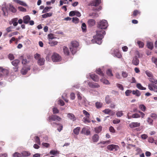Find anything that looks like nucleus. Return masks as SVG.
Returning a JSON list of instances; mask_svg holds the SVG:
<instances>
[{"mask_svg":"<svg viewBox=\"0 0 157 157\" xmlns=\"http://www.w3.org/2000/svg\"><path fill=\"white\" fill-rule=\"evenodd\" d=\"M108 26L107 22L105 20H102L98 23L97 27L100 29L97 31L96 36H94V39L92 40V43H96L98 44H101V40L105 34V31L102 29H106Z\"/></svg>","mask_w":157,"mask_h":157,"instance_id":"obj_1","label":"nucleus"},{"mask_svg":"<svg viewBox=\"0 0 157 157\" xmlns=\"http://www.w3.org/2000/svg\"><path fill=\"white\" fill-rule=\"evenodd\" d=\"M79 45V43L76 40L71 42L69 48L72 54H74L77 51V48Z\"/></svg>","mask_w":157,"mask_h":157,"instance_id":"obj_2","label":"nucleus"},{"mask_svg":"<svg viewBox=\"0 0 157 157\" xmlns=\"http://www.w3.org/2000/svg\"><path fill=\"white\" fill-rule=\"evenodd\" d=\"M77 96L78 99V103L80 105H86L87 104V101L86 98L84 97L82 98L79 92L77 94Z\"/></svg>","mask_w":157,"mask_h":157,"instance_id":"obj_3","label":"nucleus"},{"mask_svg":"<svg viewBox=\"0 0 157 157\" xmlns=\"http://www.w3.org/2000/svg\"><path fill=\"white\" fill-rule=\"evenodd\" d=\"M61 119V117L56 115H52L49 116L48 121L49 122H51L52 121H56V120L58 121H60Z\"/></svg>","mask_w":157,"mask_h":157,"instance_id":"obj_4","label":"nucleus"},{"mask_svg":"<svg viewBox=\"0 0 157 157\" xmlns=\"http://www.w3.org/2000/svg\"><path fill=\"white\" fill-rule=\"evenodd\" d=\"M52 61L54 62H58L61 59V56L57 53H54L52 56Z\"/></svg>","mask_w":157,"mask_h":157,"instance_id":"obj_5","label":"nucleus"},{"mask_svg":"<svg viewBox=\"0 0 157 157\" xmlns=\"http://www.w3.org/2000/svg\"><path fill=\"white\" fill-rule=\"evenodd\" d=\"M30 70V66H25L21 69V74L23 75H26L28 71Z\"/></svg>","mask_w":157,"mask_h":157,"instance_id":"obj_6","label":"nucleus"},{"mask_svg":"<svg viewBox=\"0 0 157 157\" xmlns=\"http://www.w3.org/2000/svg\"><path fill=\"white\" fill-rule=\"evenodd\" d=\"M107 148L110 151H113L114 150L115 151H117L119 149V147L117 145L110 144L107 146Z\"/></svg>","mask_w":157,"mask_h":157,"instance_id":"obj_7","label":"nucleus"},{"mask_svg":"<svg viewBox=\"0 0 157 157\" xmlns=\"http://www.w3.org/2000/svg\"><path fill=\"white\" fill-rule=\"evenodd\" d=\"M148 88L150 90L157 93V86L155 84H149Z\"/></svg>","mask_w":157,"mask_h":157,"instance_id":"obj_8","label":"nucleus"},{"mask_svg":"<svg viewBox=\"0 0 157 157\" xmlns=\"http://www.w3.org/2000/svg\"><path fill=\"white\" fill-rule=\"evenodd\" d=\"M140 123L137 122H132L129 124V126L131 128L139 127L140 126Z\"/></svg>","mask_w":157,"mask_h":157,"instance_id":"obj_9","label":"nucleus"},{"mask_svg":"<svg viewBox=\"0 0 157 157\" xmlns=\"http://www.w3.org/2000/svg\"><path fill=\"white\" fill-rule=\"evenodd\" d=\"M95 21L94 19H89L88 20L87 24L88 26L91 27L95 24Z\"/></svg>","mask_w":157,"mask_h":157,"instance_id":"obj_10","label":"nucleus"},{"mask_svg":"<svg viewBox=\"0 0 157 157\" xmlns=\"http://www.w3.org/2000/svg\"><path fill=\"white\" fill-rule=\"evenodd\" d=\"M89 86L92 88H98L100 87V85L97 83L89 82L88 83Z\"/></svg>","mask_w":157,"mask_h":157,"instance_id":"obj_11","label":"nucleus"},{"mask_svg":"<svg viewBox=\"0 0 157 157\" xmlns=\"http://www.w3.org/2000/svg\"><path fill=\"white\" fill-rule=\"evenodd\" d=\"M90 77L95 82H98L99 81V78L97 75L95 74H91L90 75Z\"/></svg>","mask_w":157,"mask_h":157,"instance_id":"obj_12","label":"nucleus"},{"mask_svg":"<svg viewBox=\"0 0 157 157\" xmlns=\"http://www.w3.org/2000/svg\"><path fill=\"white\" fill-rule=\"evenodd\" d=\"M101 2V0H94L91 3L90 5L92 6H98Z\"/></svg>","mask_w":157,"mask_h":157,"instance_id":"obj_13","label":"nucleus"},{"mask_svg":"<svg viewBox=\"0 0 157 157\" xmlns=\"http://www.w3.org/2000/svg\"><path fill=\"white\" fill-rule=\"evenodd\" d=\"M19 59L22 60V64L23 65H25L29 63V61L27 60L25 58V59L23 56H20Z\"/></svg>","mask_w":157,"mask_h":157,"instance_id":"obj_14","label":"nucleus"},{"mask_svg":"<svg viewBox=\"0 0 157 157\" xmlns=\"http://www.w3.org/2000/svg\"><path fill=\"white\" fill-rule=\"evenodd\" d=\"M30 20V17L28 15L25 16L23 17V22L25 24L28 23Z\"/></svg>","mask_w":157,"mask_h":157,"instance_id":"obj_15","label":"nucleus"},{"mask_svg":"<svg viewBox=\"0 0 157 157\" xmlns=\"http://www.w3.org/2000/svg\"><path fill=\"white\" fill-rule=\"evenodd\" d=\"M139 60L136 56L133 58L132 61V63L133 64L136 66H137L139 64Z\"/></svg>","mask_w":157,"mask_h":157,"instance_id":"obj_16","label":"nucleus"},{"mask_svg":"<svg viewBox=\"0 0 157 157\" xmlns=\"http://www.w3.org/2000/svg\"><path fill=\"white\" fill-rule=\"evenodd\" d=\"M81 133L86 135H88L90 134V132L89 130L85 128H84L82 130Z\"/></svg>","mask_w":157,"mask_h":157,"instance_id":"obj_17","label":"nucleus"},{"mask_svg":"<svg viewBox=\"0 0 157 157\" xmlns=\"http://www.w3.org/2000/svg\"><path fill=\"white\" fill-rule=\"evenodd\" d=\"M141 13V12L138 10H134L132 13V16L133 17H136L138 15H140Z\"/></svg>","mask_w":157,"mask_h":157,"instance_id":"obj_18","label":"nucleus"},{"mask_svg":"<svg viewBox=\"0 0 157 157\" xmlns=\"http://www.w3.org/2000/svg\"><path fill=\"white\" fill-rule=\"evenodd\" d=\"M67 117L73 121L76 120V118L75 115L72 113H68L67 114Z\"/></svg>","mask_w":157,"mask_h":157,"instance_id":"obj_19","label":"nucleus"},{"mask_svg":"<svg viewBox=\"0 0 157 157\" xmlns=\"http://www.w3.org/2000/svg\"><path fill=\"white\" fill-rule=\"evenodd\" d=\"M20 61L19 59H16L11 62L12 64L14 67H18V65L19 64Z\"/></svg>","mask_w":157,"mask_h":157,"instance_id":"obj_20","label":"nucleus"},{"mask_svg":"<svg viewBox=\"0 0 157 157\" xmlns=\"http://www.w3.org/2000/svg\"><path fill=\"white\" fill-rule=\"evenodd\" d=\"M45 59L43 58H41L37 61V63L39 65L42 66L44 64Z\"/></svg>","mask_w":157,"mask_h":157,"instance_id":"obj_21","label":"nucleus"},{"mask_svg":"<svg viewBox=\"0 0 157 157\" xmlns=\"http://www.w3.org/2000/svg\"><path fill=\"white\" fill-rule=\"evenodd\" d=\"M132 94L137 97H139L141 95L140 92L138 90H133L132 91Z\"/></svg>","mask_w":157,"mask_h":157,"instance_id":"obj_22","label":"nucleus"},{"mask_svg":"<svg viewBox=\"0 0 157 157\" xmlns=\"http://www.w3.org/2000/svg\"><path fill=\"white\" fill-rule=\"evenodd\" d=\"M99 139V136L97 134H95L92 137V140L94 142H98Z\"/></svg>","mask_w":157,"mask_h":157,"instance_id":"obj_23","label":"nucleus"},{"mask_svg":"<svg viewBox=\"0 0 157 157\" xmlns=\"http://www.w3.org/2000/svg\"><path fill=\"white\" fill-rule=\"evenodd\" d=\"M63 50L64 54L67 55H69L70 52L68 48L67 47L64 46Z\"/></svg>","mask_w":157,"mask_h":157,"instance_id":"obj_24","label":"nucleus"},{"mask_svg":"<svg viewBox=\"0 0 157 157\" xmlns=\"http://www.w3.org/2000/svg\"><path fill=\"white\" fill-rule=\"evenodd\" d=\"M13 1L19 4L20 5L24 6H27V4L24 2H23L20 1L19 0H13Z\"/></svg>","mask_w":157,"mask_h":157,"instance_id":"obj_25","label":"nucleus"},{"mask_svg":"<svg viewBox=\"0 0 157 157\" xmlns=\"http://www.w3.org/2000/svg\"><path fill=\"white\" fill-rule=\"evenodd\" d=\"M102 127L101 126L96 127L94 128V131L96 133H99L102 130Z\"/></svg>","mask_w":157,"mask_h":157,"instance_id":"obj_26","label":"nucleus"},{"mask_svg":"<svg viewBox=\"0 0 157 157\" xmlns=\"http://www.w3.org/2000/svg\"><path fill=\"white\" fill-rule=\"evenodd\" d=\"M2 10L3 11V14L5 16H7L8 15V12L7 8L6 7H2Z\"/></svg>","mask_w":157,"mask_h":157,"instance_id":"obj_27","label":"nucleus"},{"mask_svg":"<svg viewBox=\"0 0 157 157\" xmlns=\"http://www.w3.org/2000/svg\"><path fill=\"white\" fill-rule=\"evenodd\" d=\"M22 155V156H28L30 155V153L28 151H23L21 154Z\"/></svg>","mask_w":157,"mask_h":157,"instance_id":"obj_28","label":"nucleus"},{"mask_svg":"<svg viewBox=\"0 0 157 157\" xmlns=\"http://www.w3.org/2000/svg\"><path fill=\"white\" fill-rule=\"evenodd\" d=\"M147 46L148 48L152 50L153 48V43L151 42H148L147 44Z\"/></svg>","mask_w":157,"mask_h":157,"instance_id":"obj_29","label":"nucleus"},{"mask_svg":"<svg viewBox=\"0 0 157 157\" xmlns=\"http://www.w3.org/2000/svg\"><path fill=\"white\" fill-rule=\"evenodd\" d=\"M96 72L97 74L99 75L100 76H103L104 75L102 71L100 68H98L96 70Z\"/></svg>","mask_w":157,"mask_h":157,"instance_id":"obj_30","label":"nucleus"},{"mask_svg":"<svg viewBox=\"0 0 157 157\" xmlns=\"http://www.w3.org/2000/svg\"><path fill=\"white\" fill-rule=\"evenodd\" d=\"M136 87L139 90H145L146 88L143 87L140 83H138L136 84Z\"/></svg>","mask_w":157,"mask_h":157,"instance_id":"obj_31","label":"nucleus"},{"mask_svg":"<svg viewBox=\"0 0 157 157\" xmlns=\"http://www.w3.org/2000/svg\"><path fill=\"white\" fill-rule=\"evenodd\" d=\"M52 13H46L42 15V16L43 18H45L51 16L52 15Z\"/></svg>","mask_w":157,"mask_h":157,"instance_id":"obj_32","label":"nucleus"},{"mask_svg":"<svg viewBox=\"0 0 157 157\" xmlns=\"http://www.w3.org/2000/svg\"><path fill=\"white\" fill-rule=\"evenodd\" d=\"M9 9L13 13H15L17 11L16 9L11 5H10Z\"/></svg>","mask_w":157,"mask_h":157,"instance_id":"obj_33","label":"nucleus"},{"mask_svg":"<svg viewBox=\"0 0 157 157\" xmlns=\"http://www.w3.org/2000/svg\"><path fill=\"white\" fill-rule=\"evenodd\" d=\"M80 128L79 127H77L73 130V132L76 135H78L79 132Z\"/></svg>","mask_w":157,"mask_h":157,"instance_id":"obj_34","label":"nucleus"},{"mask_svg":"<svg viewBox=\"0 0 157 157\" xmlns=\"http://www.w3.org/2000/svg\"><path fill=\"white\" fill-rule=\"evenodd\" d=\"M82 31L83 32H86V26L85 23H82Z\"/></svg>","mask_w":157,"mask_h":157,"instance_id":"obj_35","label":"nucleus"},{"mask_svg":"<svg viewBox=\"0 0 157 157\" xmlns=\"http://www.w3.org/2000/svg\"><path fill=\"white\" fill-rule=\"evenodd\" d=\"M102 104L101 102H97L95 103V106L98 109L101 108L102 106Z\"/></svg>","mask_w":157,"mask_h":157,"instance_id":"obj_36","label":"nucleus"},{"mask_svg":"<svg viewBox=\"0 0 157 157\" xmlns=\"http://www.w3.org/2000/svg\"><path fill=\"white\" fill-rule=\"evenodd\" d=\"M137 43L140 48H142L144 47V44L143 42L140 41L138 40Z\"/></svg>","mask_w":157,"mask_h":157,"instance_id":"obj_37","label":"nucleus"},{"mask_svg":"<svg viewBox=\"0 0 157 157\" xmlns=\"http://www.w3.org/2000/svg\"><path fill=\"white\" fill-rule=\"evenodd\" d=\"M105 101L106 103L109 104L111 102V99L109 95L107 96L105 98Z\"/></svg>","mask_w":157,"mask_h":157,"instance_id":"obj_38","label":"nucleus"},{"mask_svg":"<svg viewBox=\"0 0 157 157\" xmlns=\"http://www.w3.org/2000/svg\"><path fill=\"white\" fill-rule=\"evenodd\" d=\"M139 108L143 111H145L146 110V107L143 104L140 105H139Z\"/></svg>","mask_w":157,"mask_h":157,"instance_id":"obj_39","label":"nucleus"},{"mask_svg":"<svg viewBox=\"0 0 157 157\" xmlns=\"http://www.w3.org/2000/svg\"><path fill=\"white\" fill-rule=\"evenodd\" d=\"M59 152L57 151L52 150L50 152V154L51 155H56V154H59Z\"/></svg>","mask_w":157,"mask_h":157,"instance_id":"obj_40","label":"nucleus"},{"mask_svg":"<svg viewBox=\"0 0 157 157\" xmlns=\"http://www.w3.org/2000/svg\"><path fill=\"white\" fill-rule=\"evenodd\" d=\"M72 22L75 24L78 23L79 22V19L77 17H73L72 18Z\"/></svg>","mask_w":157,"mask_h":157,"instance_id":"obj_41","label":"nucleus"},{"mask_svg":"<svg viewBox=\"0 0 157 157\" xmlns=\"http://www.w3.org/2000/svg\"><path fill=\"white\" fill-rule=\"evenodd\" d=\"M34 139L35 140V142L38 144H40V142L39 138L38 136H36L34 137Z\"/></svg>","mask_w":157,"mask_h":157,"instance_id":"obj_42","label":"nucleus"},{"mask_svg":"<svg viewBox=\"0 0 157 157\" xmlns=\"http://www.w3.org/2000/svg\"><path fill=\"white\" fill-rule=\"evenodd\" d=\"M100 81L101 82L105 84H109V82L108 80L104 78H102L100 79Z\"/></svg>","mask_w":157,"mask_h":157,"instance_id":"obj_43","label":"nucleus"},{"mask_svg":"<svg viewBox=\"0 0 157 157\" xmlns=\"http://www.w3.org/2000/svg\"><path fill=\"white\" fill-rule=\"evenodd\" d=\"M106 74L108 75L109 76H112L113 75L112 70L110 69H109L107 70L106 71Z\"/></svg>","mask_w":157,"mask_h":157,"instance_id":"obj_44","label":"nucleus"},{"mask_svg":"<svg viewBox=\"0 0 157 157\" xmlns=\"http://www.w3.org/2000/svg\"><path fill=\"white\" fill-rule=\"evenodd\" d=\"M58 43V42L55 41H51L49 42V44L51 45V46H54L56 45Z\"/></svg>","mask_w":157,"mask_h":157,"instance_id":"obj_45","label":"nucleus"},{"mask_svg":"<svg viewBox=\"0 0 157 157\" xmlns=\"http://www.w3.org/2000/svg\"><path fill=\"white\" fill-rule=\"evenodd\" d=\"M140 115L139 114L137 113L133 114L131 116V117L132 118H140Z\"/></svg>","mask_w":157,"mask_h":157,"instance_id":"obj_46","label":"nucleus"},{"mask_svg":"<svg viewBox=\"0 0 157 157\" xmlns=\"http://www.w3.org/2000/svg\"><path fill=\"white\" fill-rule=\"evenodd\" d=\"M114 54L116 57H117L120 58H121L122 57V55L119 52H115L114 53Z\"/></svg>","mask_w":157,"mask_h":157,"instance_id":"obj_47","label":"nucleus"},{"mask_svg":"<svg viewBox=\"0 0 157 157\" xmlns=\"http://www.w3.org/2000/svg\"><path fill=\"white\" fill-rule=\"evenodd\" d=\"M52 8L51 7H46L43 10L42 13H45L49 11V10Z\"/></svg>","mask_w":157,"mask_h":157,"instance_id":"obj_48","label":"nucleus"},{"mask_svg":"<svg viewBox=\"0 0 157 157\" xmlns=\"http://www.w3.org/2000/svg\"><path fill=\"white\" fill-rule=\"evenodd\" d=\"M13 156L14 157H21L22 155L21 154L17 152H16L13 155Z\"/></svg>","mask_w":157,"mask_h":157,"instance_id":"obj_49","label":"nucleus"},{"mask_svg":"<svg viewBox=\"0 0 157 157\" xmlns=\"http://www.w3.org/2000/svg\"><path fill=\"white\" fill-rule=\"evenodd\" d=\"M34 56L35 59L38 60L41 58L40 57V55L37 53L34 55Z\"/></svg>","mask_w":157,"mask_h":157,"instance_id":"obj_50","label":"nucleus"},{"mask_svg":"<svg viewBox=\"0 0 157 157\" xmlns=\"http://www.w3.org/2000/svg\"><path fill=\"white\" fill-rule=\"evenodd\" d=\"M83 114L86 116L87 118H89L90 116V114L87 111L85 110H83L82 111Z\"/></svg>","mask_w":157,"mask_h":157,"instance_id":"obj_51","label":"nucleus"},{"mask_svg":"<svg viewBox=\"0 0 157 157\" xmlns=\"http://www.w3.org/2000/svg\"><path fill=\"white\" fill-rule=\"evenodd\" d=\"M111 111V110L109 109H106L102 111V112L105 114H109Z\"/></svg>","mask_w":157,"mask_h":157,"instance_id":"obj_52","label":"nucleus"},{"mask_svg":"<svg viewBox=\"0 0 157 157\" xmlns=\"http://www.w3.org/2000/svg\"><path fill=\"white\" fill-rule=\"evenodd\" d=\"M132 92V90H127L125 92V95L127 96H129L130 95V94Z\"/></svg>","mask_w":157,"mask_h":157,"instance_id":"obj_53","label":"nucleus"},{"mask_svg":"<svg viewBox=\"0 0 157 157\" xmlns=\"http://www.w3.org/2000/svg\"><path fill=\"white\" fill-rule=\"evenodd\" d=\"M147 121L149 124L151 125H153V120L150 117H148L147 119Z\"/></svg>","mask_w":157,"mask_h":157,"instance_id":"obj_54","label":"nucleus"},{"mask_svg":"<svg viewBox=\"0 0 157 157\" xmlns=\"http://www.w3.org/2000/svg\"><path fill=\"white\" fill-rule=\"evenodd\" d=\"M52 110L53 114L58 113H59V110L56 107L53 108Z\"/></svg>","mask_w":157,"mask_h":157,"instance_id":"obj_55","label":"nucleus"},{"mask_svg":"<svg viewBox=\"0 0 157 157\" xmlns=\"http://www.w3.org/2000/svg\"><path fill=\"white\" fill-rule=\"evenodd\" d=\"M123 113L122 111H118L116 113V115L117 117H121L123 116Z\"/></svg>","mask_w":157,"mask_h":157,"instance_id":"obj_56","label":"nucleus"},{"mask_svg":"<svg viewBox=\"0 0 157 157\" xmlns=\"http://www.w3.org/2000/svg\"><path fill=\"white\" fill-rule=\"evenodd\" d=\"M88 118L86 117H83V122L85 123H86V122L88 123H90V121L88 119Z\"/></svg>","mask_w":157,"mask_h":157,"instance_id":"obj_57","label":"nucleus"},{"mask_svg":"<svg viewBox=\"0 0 157 157\" xmlns=\"http://www.w3.org/2000/svg\"><path fill=\"white\" fill-rule=\"evenodd\" d=\"M145 73L149 77H151L152 76V73L148 71H145Z\"/></svg>","mask_w":157,"mask_h":157,"instance_id":"obj_58","label":"nucleus"},{"mask_svg":"<svg viewBox=\"0 0 157 157\" xmlns=\"http://www.w3.org/2000/svg\"><path fill=\"white\" fill-rule=\"evenodd\" d=\"M8 58L10 60H12L14 59V57L13 54H10L8 55Z\"/></svg>","mask_w":157,"mask_h":157,"instance_id":"obj_59","label":"nucleus"},{"mask_svg":"<svg viewBox=\"0 0 157 157\" xmlns=\"http://www.w3.org/2000/svg\"><path fill=\"white\" fill-rule=\"evenodd\" d=\"M58 104L61 106H63L64 105V103L63 101L61 99H59L58 101Z\"/></svg>","mask_w":157,"mask_h":157,"instance_id":"obj_60","label":"nucleus"},{"mask_svg":"<svg viewBox=\"0 0 157 157\" xmlns=\"http://www.w3.org/2000/svg\"><path fill=\"white\" fill-rule=\"evenodd\" d=\"M152 61L157 66V59L155 57H153L152 58Z\"/></svg>","mask_w":157,"mask_h":157,"instance_id":"obj_61","label":"nucleus"},{"mask_svg":"<svg viewBox=\"0 0 157 157\" xmlns=\"http://www.w3.org/2000/svg\"><path fill=\"white\" fill-rule=\"evenodd\" d=\"M117 86L118 87L120 90H124V88L123 87V86L119 83H117Z\"/></svg>","mask_w":157,"mask_h":157,"instance_id":"obj_62","label":"nucleus"},{"mask_svg":"<svg viewBox=\"0 0 157 157\" xmlns=\"http://www.w3.org/2000/svg\"><path fill=\"white\" fill-rule=\"evenodd\" d=\"M150 117L154 119H155L157 118V115L155 113H151L150 115Z\"/></svg>","mask_w":157,"mask_h":157,"instance_id":"obj_63","label":"nucleus"},{"mask_svg":"<svg viewBox=\"0 0 157 157\" xmlns=\"http://www.w3.org/2000/svg\"><path fill=\"white\" fill-rule=\"evenodd\" d=\"M120 122V120L116 119L114 120H113V123L114 124H118Z\"/></svg>","mask_w":157,"mask_h":157,"instance_id":"obj_64","label":"nucleus"}]
</instances>
